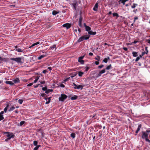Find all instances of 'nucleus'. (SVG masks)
<instances>
[{
	"label": "nucleus",
	"instance_id": "c756f323",
	"mask_svg": "<svg viewBox=\"0 0 150 150\" xmlns=\"http://www.w3.org/2000/svg\"><path fill=\"white\" fill-rule=\"evenodd\" d=\"M46 55H42L40 56V57H38V59H40L44 57H46Z\"/></svg>",
	"mask_w": 150,
	"mask_h": 150
},
{
	"label": "nucleus",
	"instance_id": "338daca9",
	"mask_svg": "<svg viewBox=\"0 0 150 150\" xmlns=\"http://www.w3.org/2000/svg\"><path fill=\"white\" fill-rule=\"evenodd\" d=\"M146 141L147 142H148L149 143H150V140H149V139H146Z\"/></svg>",
	"mask_w": 150,
	"mask_h": 150
},
{
	"label": "nucleus",
	"instance_id": "0eeeda50",
	"mask_svg": "<svg viewBox=\"0 0 150 150\" xmlns=\"http://www.w3.org/2000/svg\"><path fill=\"white\" fill-rule=\"evenodd\" d=\"M5 133L7 134L6 136L8 138H10V139L11 138H13L14 137L15 135L13 133H10L8 132H6Z\"/></svg>",
	"mask_w": 150,
	"mask_h": 150
},
{
	"label": "nucleus",
	"instance_id": "6e6d98bb",
	"mask_svg": "<svg viewBox=\"0 0 150 150\" xmlns=\"http://www.w3.org/2000/svg\"><path fill=\"white\" fill-rule=\"evenodd\" d=\"M60 86L61 87H62V88H64L65 87V86L62 84H61L60 85Z\"/></svg>",
	"mask_w": 150,
	"mask_h": 150
},
{
	"label": "nucleus",
	"instance_id": "2eb2a0df",
	"mask_svg": "<svg viewBox=\"0 0 150 150\" xmlns=\"http://www.w3.org/2000/svg\"><path fill=\"white\" fill-rule=\"evenodd\" d=\"M71 100H74L78 98V96L76 95H74L72 96L69 97Z\"/></svg>",
	"mask_w": 150,
	"mask_h": 150
},
{
	"label": "nucleus",
	"instance_id": "58836bf2",
	"mask_svg": "<svg viewBox=\"0 0 150 150\" xmlns=\"http://www.w3.org/2000/svg\"><path fill=\"white\" fill-rule=\"evenodd\" d=\"M56 47V45H53L51 47H50V49L51 50H54V48H55Z\"/></svg>",
	"mask_w": 150,
	"mask_h": 150
},
{
	"label": "nucleus",
	"instance_id": "72a5a7b5",
	"mask_svg": "<svg viewBox=\"0 0 150 150\" xmlns=\"http://www.w3.org/2000/svg\"><path fill=\"white\" fill-rule=\"evenodd\" d=\"M137 5L138 4H133L131 6V8H134L136 7V6H137Z\"/></svg>",
	"mask_w": 150,
	"mask_h": 150
},
{
	"label": "nucleus",
	"instance_id": "9d476101",
	"mask_svg": "<svg viewBox=\"0 0 150 150\" xmlns=\"http://www.w3.org/2000/svg\"><path fill=\"white\" fill-rule=\"evenodd\" d=\"M43 46L45 47L43 44H40V42L38 41V50L39 51H41L43 50Z\"/></svg>",
	"mask_w": 150,
	"mask_h": 150
},
{
	"label": "nucleus",
	"instance_id": "13d9d810",
	"mask_svg": "<svg viewBox=\"0 0 150 150\" xmlns=\"http://www.w3.org/2000/svg\"><path fill=\"white\" fill-rule=\"evenodd\" d=\"M95 64L96 65H98L99 64V61H96L95 62Z\"/></svg>",
	"mask_w": 150,
	"mask_h": 150
},
{
	"label": "nucleus",
	"instance_id": "f257e3e1",
	"mask_svg": "<svg viewBox=\"0 0 150 150\" xmlns=\"http://www.w3.org/2000/svg\"><path fill=\"white\" fill-rule=\"evenodd\" d=\"M78 3L80 4L81 1H80L74 0L71 4V5L75 10L76 9L77 6L78 5Z\"/></svg>",
	"mask_w": 150,
	"mask_h": 150
},
{
	"label": "nucleus",
	"instance_id": "c85d7f7f",
	"mask_svg": "<svg viewBox=\"0 0 150 150\" xmlns=\"http://www.w3.org/2000/svg\"><path fill=\"white\" fill-rule=\"evenodd\" d=\"M70 136L72 138H74L76 137V134L74 133H72L71 134Z\"/></svg>",
	"mask_w": 150,
	"mask_h": 150
},
{
	"label": "nucleus",
	"instance_id": "a19ab883",
	"mask_svg": "<svg viewBox=\"0 0 150 150\" xmlns=\"http://www.w3.org/2000/svg\"><path fill=\"white\" fill-rule=\"evenodd\" d=\"M8 105L4 109V112H6L7 110V109L8 108Z\"/></svg>",
	"mask_w": 150,
	"mask_h": 150
},
{
	"label": "nucleus",
	"instance_id": "69168bd1",
	"mask_svg": "<svg viewBox=\"0 0 150 150\" xmlns=\"http://www.w3.org/2000/svg\"><path fill=\"white\" fill-rule=\"evenodd\" d=\"M147 42L150 44V40L148 39L146 40Z\"/></svg>",
	"mask_w": 150,
	"mask_h": 150
},
{
	"label": "nucleus",
	"instance_id": "423d86ee",
	"mask_svg": "<svg viewBox=\"0 0 150 150\" xmlns=\"http://www.w3.org/2000/svg\"><path fill=\"white\" fill-rule=\"evenodd\" d=\"M45 86V81H40L38 82V87H42Z\"/></svg>",
	"mask_w": 150,
	"mask_h": 150
},
{
	"label": "nucleus",
	"instance_id": "c03bdc74",
	"mask_svg": "<svg viewBox=\"0 0 150 150\" xmlns=\"http://www.w3.org/2000/svg\"><path fill=\"white\" fill-rule=\"evenodd\" d=\"M4 118L3 115H0V121L3 120Z\"/></svg>",
	"mask_w": 150,
	"mask_h": 150
},
{
	"label": "nucleus",
	"instance_id": "4d7b16f0",
	"mask_svg": "<svg viewBox=\"0 0 150 150\" xmlns=\"http://www.w3.org/2000/svg\"><path fill=\"white\" fill-rule=\"evenodd\" d=\"M38 81V77H36L35 79V81H34V83H35L36 82Z\"/></svg>",
	"mask_w": 150,
	"mask_h": 150
},
{
	"label": "nucleus",
	"instance_id": "e2e57ef3",
	"mask_svg": "<svg viewBox=\"0 0 150 150\" xmlns=\"http://www.w3.org/2000/svg\"><path fill=\"white\" fill-rule=\"evenodd\" d=\"M101 0H98L97 1L96 4H97L98 5V4L100 2Z\"/></svg>",
	"mask_w": 150,
	"mask_h": 150
},
{
	"label": "nucleus",
	"instance_id": "e433bc0d",
	"mask_svg": "<svg viewBox=\"0 0 150 150\" xmlns=\"http://www.w3.org/2000/svg\"><path fill=\"white\" fill-rule=\"evenodd\" d=\"M38 45V42H35L31 46H30V47H29V48H31L32 47L36 45Z\"/></svg>",
	"mask_w": 150,
	"mask_h": 150
},
{
	"label": "nucleus",
	"instance_id": "1a4fd4ad",
	"mask_svg": "<svg viewBox=\"0 0 150 150\" xmlns=\"http://www.w3.org/2000/svg\"><path fill=\"white\" fill-rule=\"evenodd\" d=\"M84 56H85L84 55L83 56H81L78 58V62L80 63L81 64H83L84 63V61L82 60V59L84 58Z\"/></svg>",
	"mask_w": 150,
	"mask_h": 150
},
{
	"label": "nucleus",
	"instance_id": "b1692460",
	"mask_svg": "<svg viewBox=\"0 0 150 150\" xmlns=\"http://www.w3.org/2000/svg\"><path fill=\"white\" fill-rule=\"evenodd\" d=\"M110 58L109 57H108L107 58H105L103 60V62H104L105 63H107L108 62V60L110 59Z\"/></svg>",
	"mask_w": 150,
	"mask_h": 150
},
{
	"label": "nucleus",
	"instance_id": "20e7f679",
	"mask_svg": "<svg viewBox=\"0 0 150 150\" xmlns=\"http://www.w3.org/2000/svg\"><path fill=\"white\" fill-rule=\"evenodd\" d=\"M67 96L64 94H61L60 97H59V99L60 101H63L67 98Z\"/></svg>",
	"mask_w": 150,
	"mask_h": 150
},
{
	"label": "nucleus",
	"instance_id": "a18cd8bd",
	"mask_svg": "<svg viewBox=\"0 0 150 150\" xmlns=\"http://www.w3.org/2000/svg\"><path fill=\"white\" fill-rule=\"evenodd\" d=\"M69 78H70V77L66 78V79H65L63 81L64 82H66V81H68Z\"/></svg>",
	"mask_w": 150,
	"mask_h": 150
},
{
	"label": "nucleus",
	"instance_id": "9b49d317",
	"mask_svg": "<svg viewBox=\"0 0 150 150\" xmlns=\"http://www.w3.org/2000/svg\"><path fill=\"white\" fill-rule=\"evenodd\" d=\"M62 26L68 29L71 26V25L70 23H67L64 24L62 25Z\"/></svg>",
	"mask_w": 150,
	"mask_h": 150
},
{
	"label": "nucleus",
	"instance_id": "473e14b6",
	"mask_svg": "<svg viewBox=\"0 0 150 150\" xmlns=\"http://www.w3.org/2000/svg\"><path fill=\"white\" fill-rule=\"evenodd\" d=\"M83 73L81 71H79L78 72V75L79 76L81 77L82 76V75L83 74Z\"/></svg>",
	"mask_w": 150,
	"mask_h": 150
},
{
	"label": "nucleus",
	"instance_id": "f3484780",
	"mask_svg": "<svg viewBox=\"0 0 150 150\" xmlns=\"http://www.w3.org/2000/svg\"><path fill=\"white\" fill-rule=\"evenodd\" d=\"M145 49L146 52H142V56H143L145 54H147L148 52V47H146L145 48Z\"/></svg>",
	"mask_w": 150,
	"mask_h": 150
},
{
	"label": "nucleus",
	"instance_id": "864d4df0",
	"mask_svg": "<svg viewBox=\"0 0 150 150\" xmlns=\"http://www.w3.org/2000/svg\"><path fill=\"white\" fill-rule=\"evenodd\" d=\"M33 84V83H29V84H28L27 86H31Z\"/></svg>",
	"mask_w": 150,
	"mask_h": 150
},
{
	"label": "nucleus",
	"instance_id": "6e6552de",
	"mask_svg": "<svg viewBox=\"0 0 150 150\" xmlns=\"http://www.w3.org/2000/svg\"><path fill=\"white\" fill-rule=\"evenodd\" d=\"M73 86H74V89H81V90L83 88V86L82 85H79L78 86H77L76 84L75 83H73Z\"/></svg>",
	"mask_w": 150,
	"mask_h": 150
},
{
	"label": "nucleus",
	"instance_id": "a878e982",
	"mask_svg": "<svg viewBox=\"0 0 150 150\" xmlns=\"http://www.w3.org/2000/svg\"><path fill=\"white\" fill-rule=\"evenodd\" d=\"M53 91V90L52 89H47V90L46 91H45V93H46L48 94L50 92H52V91Z\"/></svg>",
	"mask_w": 150,
	"mask_h": 150
},
{
	"label": "nucleus",
	"instance_id": "c9c22d12",
	"mask_svg": "<svg viewBox=\"0 0 150 150\" xmlns=\"http://www.w3.org/2000/svg\"><path fill=\"white\" fill-rule=\"evenodd\" d=\"M25 123V122L23 121H21L20 123V126H22L23 124Z\"/></svg>",
	"mask_w": 150,
	"mask_h": 150
},
{
	"label": "nucleus",
	"instance_id": "bb28decb",
	"mask_svg": "<svg viewBox=\"0 0 150 150\" xmlns=\"http://www.w3.org/2000/svg\"><path fill=\"white\" fill-rule=\"evenodd\" d=\"M132 54L134 57H136L138 55L137 53L134 51L132 52Z\"/></svg>",
	"mask_w": 150,
	"mask_h": 150
},
{
	"label": "nucleus",
	"instance_id": "052dcab7",
	"mask_svg": "<svg viewBox=\"0 0 150 150\" xmlns=\"http://www.w3.org/2000/svg\"><path fill=\"white\" fill-rule=\"evenodd\" d=\"M47 72V71L46 70H44L42 71V73L44 74H45Z\"/></svg>",
	"mask_w": 150,
	"mask_h": 150
},
{
	"label": "nucleus",
	"instance_id": "603ef678",
	"mask_svg": "<svg viewBox=\"0 0 150 150\" xmlns=\"http://www.w3.org/2000/svg\"><path fill=\"white\" fill-rule=\"evenodd\" d=\"M37 143H38V142H37V141H34L33 144H34L35 146H36L37 145Z\"/></svg>",
	"mask_w": 150,
	"mask_h": 150
},
{
	"label": "nucleus",
	"instance_id": "8fccbe9b",
	"mask_svg": "<svg viewBox=\"0 0 150 150\" xmlns=\"http://www.w3.org/2000/svg\"><path fill=\"white\" fill-rule=\"evenodd\" d=\"M140 59V57H137L135 59V61L137 62Z\"/></svg>",
	"mask_w": 150,
	"mask_h": 150
},
{
	"label": "nucleus",
	"instance_id": "4468645a",
	"mask_svg": "<svg viewBox=\"0 0 150 150\" xmlns=\"http://www.w3.org/2000/svg\"><path fill=\"white\" fill-rule=\"evenodd\" d=\"M142 126V125L141 124L139 125L138 126V127L137 128V130H136L135 133L136 134L135 135H137L139 132L140 131L141 128Z\"/></svg>",
	"mask_w": 150,
	"mask_h": 150
},
{
	"label": "nucleus",
	"instance_id": "6ab92c4d",
	"mask_svg": "<svg viewBox=\"0 0 150 150\" xmlns=\"http://www.w3.org/2000/svg\"><path fill=\"white\" fill-rule=\"evenodd\" d=\"M98 5L97 4H96L94 7L93 8V10L95 11H96L98 10Z\"/></svg>",
	"mask_w": 150,
	"mask_h": 150
},
{
	"label": "nucleus",
	"instance_id": "393cba45",
	"mask_svg": "<svg viewBox=\"0 0 150 150\" xmlns=\"http://www.w3.org/2000/svg\"><path fill=\"white\" fill-rule=\"evenodd\" d=\"M96 114H94L93 115H91L90 116V118H93L94 119H96L97 118L96 117Z\"/></svg>",
	"mask_w": 150,
	"mask_h": 150
},
{
	"label": "nucleus",
	"instance_id": "4be33fe9",
	"mask_svg": "<svg viewBox=\"0 0 150 150\" xmlns=\"http://www.w3.org/2000/svg\"><path fill=\"white\" fill-rule=\"evenodd\" d=\"M88 33L90 35H95L96 34V32H93L91 30L89 31Z\"/></svg>",
	"mask_w": 150,
	"mask_h": 150
},
{
	"label": "nucleus",
	"instance_id": "7ed1b4c3",
	"mask_svg": "<svg viewBox=\"0 0 150 150\" xmlns=\"http://www.w3.org/2000/svg\"><path fill=\"white\" fill-rule=\"evenodd\" d=\"M89 37L90 36L88 35H83L80 37L78 40V41L79 42H80L83 41L84 40H88L89 38Z\"/></svg>",
	"mask_w": 150,
	"mask_h": 150
},
{
	"label": "nucleus",
	"instance_id": "0e129e2a",
	"mask_svg": "<svg viewBox=\"0 0 150 150\" xmlns=\"http://www.w3.org/2000/svg\"><path fill=\"white\" fill-rule=\"evenodd\" d=\"M48 69H49L50 71H51L52 70V67H48L47 68Z\"/></svg>",
	"mask_w": 150,
	"mask_h": 150
},
{
	"label": "nucleus",
	"instance_id": "bf43d9fd",
	"mask_svg": "<svg viewBox=\"0 0 150 150\" xmlns=\"http://www.w3.org/2000/svg\"><path fill=\"white\" fill-rule=\"evenodd\" d=\"M138 42V41L134 40L133 42H132V44H135L136 43H137Z\"/></svg>",
	"mask_w": 150,
	"mask_h": 150
},
{
	"label": "nucleus",
	"instance_id": "39448f33",
	"mask_svg": "<svg viewBox=\"0 0 150 150\" xmlns=\"http://www.w3.org/2000/svg\"><path fill=\"white\" fill-rule=\"evenodd\" d=\"M147 133L148 132H146V130L145 132H142V138L143 139L145 138V140L146 139H148L149 134Z\"/></svg>",
	"mask_w": 150,
	"mask_h": 150
},
{
	"label": "nucleus",
	"instance_id": "2f4dec72",
	"mask_svg": "<svg viewBox=\"0 0 150 150\" xmlns=\"http://www.w3.org/2000/svg\"><path fill=\"white\" fill-rule=\"evenodd\" d=\"M113 16L114 17L116 16L117 17H119V15L117 13H113Z\"/></svg>",
	"mask_w": 150,
	"mask_h": 150
},
{
	"label": "nucleus",
	"instance_id": "79ce46f5",
	"mask_svg": "<svg viewBox=\"0 0 150 150\" xmlns=\"http://www.w3.org/2000/svg\"><path fill=\"white\" fill-rule=\"evenodd\" d=\"M47 86H45V87H42V90H43V91H46L47 90Z\"/></svg>",
	"mask_w": 150,
	"mask_h": 150
},
{
	"label": "nucleus",
	"instance_id": "09e8293b",
	"mask_svg": "<svg viewBox=\"0 0 150 150\" xmlns=\"http://www.w3.org/2000/svg\"><path fill=\"white\" fill-rule=\"evenodd\" d=\"M23 102V100L22 99H19L18 100V102L19 103H22Z\"/></svg>",
	"mask_w": 150,
	"mask_h": 150
},
{
	"label": "nucleus",
	"instance_id": "7c9ffc66",
	"mask_svg": "<svg viewBox=\"0 0 150 150\" xmlns=\"http://www.w3.org/2000/svg\"><path fill=\"white\" fill-rule=\"evenodd\" d=\"M59 13L58 12H57L56 11L54 10L52 12V14L53 15H55Z\"/></svg>",
	"mask_w": 150,
	"mask_h": 150
},
{
	"label": "nucleus",
	"instance_id": "f704fd0d",
	"mask_svg": "<svg viewBox=\"0 0 150 150\" xmlns=\"http://www.w3.org/2000/svg\"><path fill=\"white\" fill-rule=\"evenodd\" d=\"M111 68H112L111 65L110 64V65L106 67V70H109Z\"/></svg>",
	"mask_w": 150,
	"mask_h": 150
},
{
	"label": "nucleus",
	"instance_id": "4c0bfd02",
	"mask_svg": "<svg viewBox=\"0 0 150 150\" xmlns=\"http://www.w3.org/2000/svg\"><path fill=\"white\" fill-rule=\"evenodd\" d=\"M100 57L99 56H97V57H95V59L96 60H98V61H99L100 59Z\"/></svg>",
	"mask_w": 150,
	"mask_h": 150
},
{
	"label": "nucleus",
	"instance_id": "f03ea898",
	"mask_svg": "<svg viewBox=\"0 0 150 150\" xmlns=\"http://www.w3.org/2000/svg\"><path fill=\"white\" fill-rule=\"evenodd\" d=\"M10 60L12 61H14L18 63L21 64H22L23 62L21 61L22 58L21 57H17L16 58H11Z\"/></svg>",
	"mask_w": 150,
	"mask_h": 150
},
{
	"label": "nucleus",
	"instance_id": "49530a36",
	"mask_svg": "<svg viewBox=\"0 0 150 150\" xmlns=\"http://www.w3.org/2000/svg\"><path fill=\"white\" fill-rule=\"evenodd\" d=\"M103 67H104V65H103V64H101V65H100L99 66H98V68L101 69V68H103Z\"/></svg>",
	"mask_w": 150,
	"mask_h": 150
},
{
	"label": "nucleus",
	"instance_id": "a211bd4d",
	"mask_svg": "<svg viewBox=\"0 0 150 150\" xmlns=\"http://www.w3.org/2000/svg\"><path fill=\"white\" fill-rule=\"evenodd\" d=\"M13 81L14 82V83H19L20 80L19 79L17 78H16L15 79L13 80Z\"/></svg>",
	"mask_w": 150,
	"mask_h": 150
},
{
	"label": "nucleus",
	"instance_id": "aec40b11",
	"mask_svg": "<svg viewBox=\"0 0 150 150\" xmlns=\"http://www.w3.org/2000/svg\"><path fill=\"white\" fill-rule=\"evenodd\" d=\"M85 27L86 31H88V32L91 30V28L89 26L86 25Z\"/></svg>",
	"mask_w": 150,
	"mask_h": 150
},
{
	"label": "nucleus",
	"instance_id": "5701e85b",
	"mask_svg": "<svg viewBox=\"0 0 150 150\" xmlns=\"http://www.w3.org/2000/svg\"><path fill=\"white\" fill-rule=\"evenodd\" d=\"M8 58H2L1 57H0V60L1 61L6 62L8 60Z\"/></svg>",
	"mask_w": 150,
	"mask_h": 150
},
{
	"label": "nucleus",
	"instance_id": "cd10ccee",
	"mask_svg": "<svg viewBox=\"0 0 150 150\" xmlns=\"http://www.w3.org/2000/svg\"><path fill=\"white\" fill-rule=\"evenodd\" d=\"M119 4H120V3H122L123 5L125 4V2L124 0H120L119 1Z\"/></svg>",
	"mask_w": 150,
	"mask_h": 150
},
{
	"label": "nucleus",
	"instance_id": "5fc2aeb1",
	"mask_svg": "<svg viewBox=\"0 0 150 150\" xmlns=\"http://www.w3.org/2000/svg\"><path fill=\"white\" fill-rule=\"evenodd\" d=\"M50 98H48V100L45 103H49L50 102Z\"/></svg>",
	"mask_w": 150,
	"mask_h": 150
},
{
	"label": "nucleus",
	"instance_id": "3c124183",
	"mask_svg": "<svg viewBox=\"0 0 150 150\" xmlns=\"http://www.w3.org/2000/svg\"><path fill=\"white\" fill-rule=\"evenodd\" d=\"M89 69H90V67H87L86 68V69L85 70V71H87L89 70Z\"/></svg>",
	"mask_w": 150,
	"mask_h": 150
},
{
	"label": "nucleus",
	"instance_id": "dca6fc26",
	"mask_svg": "<svg viewBox=\"0 0 150 150\" xmlns=\"http://www.w3.org/2000/svg\"><path fill=\"white\" fill-rule=\"evenodd\" d=\"M82 18L81 17H80L79 19V25L80 27H81L82 26Z\"/></svg>",
	"mask_w": 150,
	"mask_h": 150
},
{
	"label": "nucleus",
	"instance_id": "774afa93",
	"mask_svg": "<svg viewBox=\"0 0 150 150\" xmlns=\"http://www.w3.org/2000/svg\"><path fill=\"white\" fill-rule=\"evenodd\" d=\"M38 150V146H36L33 149V150Z\"/></svg>",
	"mask_w": 150,
	"mask_h": 150
},
{
	"label": "nucleus",
	"instance_id": "680f3d73",
	"mask_svg": "<svg viewBox=\"0 0 150 150\" xmlns=\"http://www.w3.org/2000/svg\"><path fill=\"white\" fill-rule=\"evenodd\" d=\"M123 49L125 51H127L128 50L127 48L125 47H123Z\"/></svg>",
	"mask_w": 150,
	"mask_h": 150
},
{
	"label": "nucleus",
	"instance_id": "ea45409f",
	"mask_svg": "<svg viewBox=\"0 0 150 150\" xmlns=\"http://www.w3.org/2000/svg\"><path fill=\"white\" fill-rule=\"evenodd\" d=\"M15 108L13 106H12L10 108V109L8 110V111H12L13 110H14L15 109Z\"/></svg>",
	"mask_w": 150,
	"mask_h": 150
},
{
	"label": "nucleus",
	"instance_id": "37998d69",
	"mask_svg": "<svg viewBox=\"0 0 150 150\" xmlns=\"http://www.w3.org/2000/svg\"><path fill=\"white\" fill-rule=\"evenodd\" d=\"M105 72V69H104L102 70L101 71H100V73H101L102 74L104 73Z\"/></svg>",
	"mask_w": 150,
	"mask_h": 150
},
{
	"label": "nucleus",
	"instance_id": "de8ad7c7",
	"mask_svg": "<svg viewBox=\"0 0 150 150\" xmlns=\"http://www.w3.org/2000/svg\"><path fill=\"white\" fill-rule=\"evenodd\" d=\"M102 74L100 73V72L98 74H97V77H99L101 76Z\"/></svg>",
	"mask_w": 150,
	"mask_h": 150
},
{
	"label": "nucleus",
	"instance_id": "ddd939ff",
	"mask_svg": "<svg viewBox=\"0 0 150 150\" xmlns=\"http://www.w3.org/2000/svg\"><path fill=\"white\" fill-rule=\"evenodd\" d=\"M144 96L147 97L148 99H150V92L149 91L145 92L144 93Z\"/></svg>",
	"mask_w": 150,
	"mask_h": 150
},
{
	"label": "nucleus",
	"instance_id": "f8f14e48",
	"mask_svg": "<svg viewBox=\"0 0 150 150\" xmlns=\"http://www.w3.org/2000/svg\"><path fill=\"white\" fill-rule=\"evenodd\" d=\"M14 47L16 49L15 50L18 52H23V50L21 49L18 48V47L17 46H14Z\"/></svg>",
	"mask_w": 150,
	"mask_h": 150
},
{
	"label": "nucleus",
	"instance_id": "412c9836",
	"mask_svg": "<svg viewBox=\"0 0 150 150\" xmlns=\"http://www.w3.org/2000/svg\"><path fill=\"white\" fill-rule=\"evenodd\" d=\"M5 83L7 84H10L11 85H13L14 84V83L12 81H5Z\"/></svg>",
	"mask_w": 150,
	"mask_h": 150
}]
</instances>
